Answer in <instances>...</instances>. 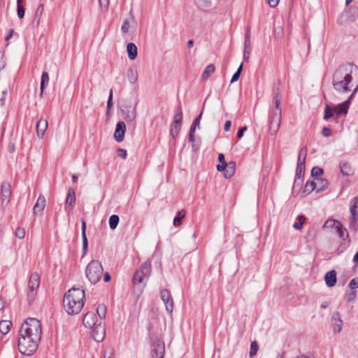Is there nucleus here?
Returning a JSON list of instances; mask_svg holds the SVG:
<instances>
[{"instance_id":"f257e3e1","label":"nucleus","mask_w":358,"mask_h":358,"mask_svg":"<svg viewBox=\"0 0 358 358\" xmlns=\"http://www.w3.org/2000/svg\"><path fill=\"white\" fill-rule=\"evenodd\" d=\"M352 74L358 76V66L352 62L341 64L334 71L332 76L334 89L346 93L350 91V84L352 81Z\"/></svg>"},{"instance_id":"f03ea898","label":"nucleus","mask_w":358,"mask_h":358,"mask_svg":"<svg viewBox=\"0 0 358 358\" xmlns=\"http://www.w3.org/2000/svg\"><path fill=\"white\" fill-rule=\"evenodd\" d=\"M282 90L283 86L281 81L279 79L275 80L272 89V100L274 108L270 112L268 116L269 132L271 135L276 134L280 126L282 117L280 105Z\"/></svg>"},{"instance_id":"7ed1b4c3","label":"nucleus","mask_w":358,"mask_h":358,"mask_svg":"<svg viewBox=\"0 0 358 358\" xmlns=\"http://www.w3.org/2000/svg\"><path fill=\"white\" fill-rule=\"evenodd\" d=\"M85 299L84 289L73 287L64 294V308L69 315L78 314L83 308Z\"/></svg>"},{"instance_id":"20e7f679","label":"nucleus","mask_w":358,"mask_h":358,"mask_svg":"<svg viewBox=\"0 0 358 358\" xmlns=\"http://www.w3.org/2000/svg\"><path fill=\"white\" fill-rule=\"evenodd\" d=\"M41 324L36 318H28L21 325L19 330V336L26 335L27 336L41 338Z\"/></svg>"},{"instance_id":"39448f33","label":"nucleus","mask_w":358,"mask_h":358,"mask_svg":"<svg viewBox=\"0 0 358 358\" xmlns=\"http://www.w3.org/2000/svg\"><path fill=\"white\" fill-rule=\"evenodd\" d=\"M41 338L27 336L26 335L19 336L18 350L20 353L24 355L30 356L33 355L38 349V342Z\"/></svg>"},{"instance_id":"423d86ee","label":"nucleus","mask_w":358,"mask_h":358,"mask_svg":"<svg viewBox=\"0 0 358 358\" xmlns=\"http://www.w3.org/2000/svg\"><path fill=\"white\" fill-rule=\"evenodd\" d=\"M151 273V264L149 262H145L142 264L141 267L136 271L132 278V282L134 285V289L136 292V289H138V294L142 292V288L143 280L145 277L149 276Z\"/></svg>"},{"instance_id":"0eeeda50","label":"nucleus","mask_w":358,"mask_h":358,"mask_svg":"<svg viewBox=\"0 0 358 358\" xmlns=\"http://www.w3.org/2000/svg\"><path fill=\"white\" fill-rule=\"evenodd\" d=\"M103 272L101 263L98 260H92L85 269L86 277L92 284L97 283Z\"/></svg>"},{"instance_id":"6e6552de","label":"nucleus","mask_w":358,"mask_h":358,"mask_svg":"<svg viewBox=\"0 0 358 358\" xmlns=\"http://www.w3.org/2000/svg\"><path fill=\"white\" fill-rule=\"evenodd\" d=\"M138 101H131L130 99H125L121 106V112L124 119L127 122H134L136 117V106Z\"/></svg>"},{"instance_id":"1a4fd4ad","label":"nucleus","mask_w":358,"mask_h":358,"mask_svg":"<svg viewBox=\"0 0 358 358\" xmlns=\"http://www.w3.org/2000/svg\"><path fill=\"white\" fill-rule=\"evenodd\" d=\"M40 283L41 277L39 274L37 272L32 273L29 276L28 282L27 299L29 303L34 301Z\"/></svg>"},{"instance_id":"9d476101","label":"nucleus","mask_w":358,"mask_h":358,"mask_svg":"<svg viewBox=\"0 0 358 358\" xmlns=\"http://www.w3.org/2000/svg\"><path fill=\"white\" fill-rule=\"evenodd\" d=\"M336 232L338 233L340 238L343 239L344 241L343 243H341L338 248V254L343 252L349 245L350 243V239L349 238V234L347 229L343 227L342 223H338V227L336 228Z\"/></svg>"},{"instance_id":"9b49d317","label":"nucleus","mask_w":358,"mask_h":358,"mask_svg":"<svg viewBox=\"0 0 358 358\" xmlns=\"http://www.w3.org/2000/svg\"><path fill=\"white\" fill-rule=\"evenodd\" d=\"M11 185L10 182L4 181L1 185V193L0 199L1 201V206L3 207L7 206L10 202L11 196Z\"/></svg>"},{"instance_id":"f8f14e48","label":"nucleus","mask_w":358,"mask_h":358,"mask_svg":"<svg viewBox=\"0 0 358 358\" xmlns=\"http://www.w3.org/2000/svg\"><path fill=\"white\" fill-rule=\"evenodd\" d=\"M152 350V358H164L165 346L163 341L156 339L153 341Z\"/></svg>"},{"instance_id":"ddd939ff","label":"nucleus","mask_w":358,"mask_h":358,"mask_svg":"<svg viewBox=\"0 0 358 358\" xmlns=\"http://www.w3.org/2000/svg\"><path fill=\"white\" fill-rule=\"evenodd\" d=\"M76 199L75 189L72 187H70L68 189V194L65 201L64 208L66 211L69 213L73 210L76 204Z\"/></svg>"},{"instance_id":"4468645a","label":"nucleus","mask_w":358,"mask_h":358,"mask_svg":"<svg viewBox=\"0 0 358 358\" xmlns=\"http://www.w3.org/2000/svg\"><path fill=\"white\" fill-rule=\"evenodd\" d=\"M126 125L124 122L120 121L117 123L114 132V138L117 142H122L124 138Z\"/></svg>"},{"instance_id":"2eb2a0df","label":"nucleus","mask_w":358,"mask_h":358,"mask_svg":"<svg viewBox=\"0 0 358 358\" xmlns=\"http://www.w3.org/2000/svg\"><path fill=\"white\" fill-rule=\"evenodd\" d=\"M97 321L96 315L93 312H87L83 318V324L87 328H92Z\"/></svg>"},{"instance_id":"dca6fc26","label":"nucleus","mask_w":358,"mask_h":358,"mask_svg":"<svg viewBox=\"0 0 358 358\" xmlns=\"http://www.w3.org/2000/svg\"><path fill=\"white\" fill-rule=\"evenodd\" d=\"M48 121L45 119L41 118L36 123V129L37 136L39 138H43L47 129H48Z\"/></svg>"},{"instance_id":"f3484780","label":"nucleus","mask_w":358,"mask_h":358,"mask_svg":"<svg viewBox=\"0 0 358 358\" xmlns=\"http://www.w3.org/2000/svg\"><path fill=\"white\" fill-rule=\"evenodd\" d=\"M104 334H105V328L101 325V323L95 326L93 332L92 336L96 342H101L103 340L104 338Z\"/></svg>"},{"instance_id":"a211bd4d","label":"nucleus","mask_w":358,"mask_h":358,"mask_svg":"<svg viewBox=\"0 0 358 358\" xmlns=\"http://www.w3.org/2000/svg\"><path fill=\"white\" fill-rule=\"evenodd\" d=\"M81 223H82V241H83V255L84 256L88 248V241L86 236V228H87V224L85 218L81 219Z\"/></svg>"},{"instance_id":"6ab92c4d","label":"nucleus","mask_w":358,"mask_h":358,"mask_svg":"<svg viewBox=\"0 0 358 358\" xmlns=\"http://www.w3.org/2000/svg\"><path fill=\"white\" fill-rule=\"evenodd\" d=\"M324 280L327 287H334L336 285L337 280L336 271L335 270H331L328 271L324 275Z\"/></svg>"},{"instance_id":"aec40b11","label":"nucleus","mask_w":358,"mask_h":358,"mask_svg":"<svg viewBox=\"0 0 358 358\" xmlns=\"http://www.w3.org/2000/svg\"><path fill=\"white\" fill-rule=\"evenodd\" d=\"M45 206V198L40 194L33 208L34 214L41 213Z\"/></svg>"},{"instance_id":"412c9836","label":"nucleus","mask_w":358,"mask_h":358,"mask_svg":"<svg viewBox=\"0 0 358 358\" xmlns=\"http://www.w3.org/2000/svg\"><path fill=\"white\" fill-rule=\"evenodd\" d=\"M331 320L335 321V323L332 324L334 332H341L343 326V321L340 318V313L338 312H335L332 315Z\"/></svg>"},{"instance_id":"4be33fe9","label":"nucleus","mask_w":358,"mask_h":358,"mask_svg":"<svg viewBox=\"0 0 358 358\" xmlns=\"http://www.w3.org/2000/svg\"><path fill=\"white\" fill-rule=\"evenodd\" d=\"M341 173L343 176H350L354 174V171L349 163L345 161H341L339 163Z\"/></svg>"},{"instance_id":"5701e85b","label":"nucleus","mask_w":358,"mask_h":358,"mask_svg":"<svg viewBox=\"0 0 358 358\" xmlns=\"http://www.w3.org/2000/svg\"><path fill=\"white\" fill-rule=\"evenodd\" d=\"M350 107V100H346L344 102L338 104L336 107H334L336 110V114L339 115H346L348 111V108Z\"/></svg>"},{"instance_id":"b1692460","label":"nucleus","mask_w":358,"mask_h":358,"mask_svg":"<svg viewBox=\"0 0 358 358\" xmlns=\"http://www.w3.org/2000/svg\"><path fill=\"white\" fill-rule=\"evenodd\" d=\"M183 119L182 109L180 104H178L174 110V116L173 123L182 124Z\"/></svg>"},{"instance_id":"393cba45","label":"nucleus","mask_w":358,"mask_h":358,"mask_svg":"<svg viewBox=\"0 0 358 358\" xmlns=\"http://www.w3.org/2000/svg\"><path fill=\"white\" fill-rule=\"evenodd\" d=\"M127 52L129 59L134 60L137 57L138 48L134 43H129L127 45Z\"/></svg>"},{"instance_id":"a878e982","label":"nucleus","mask_w":358,"mask_h":358,"mask_svg":"<svg viewBox=\"0 0 358 358\" xmlns=\"http://www.w3.org/2000/svg\"><path fill=\"white\" fill-rule=\"evenodd\" d=\"M316 188L317 185L316 182L315 180L307 181L302 190V197H304L308 194H310L313 191L316 190Z\"/></svg>"},{"instance_id":"bb28decb","label":"nucleus","mask_w":358,"mask_h":358,"mask_svg":"<svg viewBox=\"0 0 358 358\" xmlns=\"http://www.w3.org/2000/svg\"><path fill=\"white\" fill-rule=\"evenodd\" d=\"M236 170V163L233 161H231L226 164V169L224 173V177L226 178H230L232 176H234Z\"/></svg>"},{"instance_id":"cd10ccee","label":"nucleus","mask_w":358,"mask_h":358,"mask_svg":"<svg viewBox=\"0 0 358 358\" xmlns=\"http://www.w3.org/2000/svg\"><path fill=\"white\" fill-rule=\"evenodd\" d=\"M315 182H316V185H317V188H316L317 192H321L327 189L328 185H329V182L327 179L320 178H317Z\"/></svg>"},{"instance_id":"c85d7f7f","label":"nucleus","mask_w":358,"mask_h":358,"mask_svg":"<svg viewBox=\"0 0 358 358\" xmlns=\"http://www.w3.org/2000/svg\"><path fill=\"white\" fill-rule=\"evenodd\" d=\"M49 83V74L46 71H43L41 75V84H40V90L41 94L40 96H42L43 92Z\"/></svg>"},{"instance_id":"c756f323","label":"nucleus","mask_w":358,"mask_h":358,"mask_svg":"<svg viewBox=\"0 0 358 358\" xmlns=\"http://www.w3.org/2000/svg\"><path fill=\"white\" fill-rule=\"evenodd\" d=\"M127 76L131 84L136 83L138 80V72L136 69L135 67H130L127 71Z\"/></svg>"},{"instance_id":"7c9ffc66","label":"nucleus","mask_w":358,"mask_h":358,"mask_svg":"<svg viewBox=\"0 0 358 358\" xmlns=\"http://www.w3.org/2000/svg\"><path fill=\"white\" fill-rule=\"evenodd\" d=\"M357 203H358V197L355 196L350 201V213L351 217H358V213L357 211Z\"/></svg>"},{"instance_id":"2f4dec72","label":"nucleus","mask_w":358,"mask_h":358,"mask_svg":"<svg viewBox=\"0 0 358 358\" xmlns=\"http://www.w3.org/2000/svg\"><path fill=\"white\" fill-rule=\"evenodd\" d=\"M12 326V322L9 320H2L0 322V332L6 335L8 334Z\"/></svg>"},{"instance_id":"473e14b6","label":"nucleus","mask_w":358,"mask_h":358,"mask_svg":"<svg viewBox=\"0 0 358 358\" xmlns=\"http://www.w3.org/2000/svg\"><path fill=\"white\" fill-rule=\"evenodd\" d=\"M305 163L303 162H297L296 169V176L297 178H303L305 174Z\"/></svg>"},{"instance_id":"72a5a7b5","label":"nucleus","mask_w":358,"mask_h":358,"mask_svg":"<svg viewBox=\"0 0 358 358\" xmlns=\"http://www.w3.org/2000/svg\"><path fill=\"white\" fill-rule=\"evenodd\" d=\"M215 70V67L214 66V64H208L205 70L203 71L202 75H201V78L202 80H205L206 79H208L210 75L214 73Z\"/></svg>"},{"instance_id":"f704fd0d","label":"nucleus","mask_w":358,"mask_h":358,"mask_svg":"<svg viewBox=\"0 0 358 358\" xmlns=\"http://www.w3.org/2000/svg\"><path fill=\"white\" fill-rule=\"evenodd\" d=\"M336 114V110L334 108L331 107L329 105H326L324 109V114L323 118L325 120H328Z\"/></svg>"},{"instance_id":"c9c22d12","label":"nucleus","mask_w":358,"mask_h":358,"mask_svg":"<svg viewBox=\"0 0 358 358\" xmlns=\"http://www.w3.org/2000/svg\"><path fill=\"white\" fill-rule=\"evenodd\" d=\"M357 298V292L355 290H346L345 293V300L350 303L355 301Z\"/></svg>"},{"instance_id":"e433bc0d","label":"nucleus","mask_w":358,"mask_h":358,"mask_svg":"<svg viewBox=\"0 0 358 358\" xmlns=\"http://www.w3.org/2000/svg\"><path fill=\"white\" fill-rule=\"evenodd\" d=\"M338 223L341 222L337 220L329 219L324 223L322 228H334L336 229V228L338 227Z\"/></svg>"},{"instance_id":"4c0bfd02","label":"nucleus","mask_w":358,"mask_h":358,"mask_svg":"<svg viewBox=\"0 0 358 358\" xmlns=\"http://www.w3.org/2000/svg\"><path fill=\"white\" fill-rule=\"evenodd\" d=\"M181 126H182V124H174V123L171 122V128H170V134L173 138H176L178 136V135L181 129Z\"/></svg>"},{"instance_id":"58836bf2","label":"nucleus","mask_w":358,"mask_h":358,"mask_svg":"<svg viewBox=\"0 0 358 358\" xmlns=\"http://www.w3.org/2000/svg\"><path fill=\"white\" fill-rule=\"evenodd\" d=\"M120 221V217L117 215H112L109 217V227L110 229L114 230L117 228Z\"/></svg>"},{"instance_id":"ea45409f","label":"nucleus","mask_w":358,"mask_h":358,"mask_svg":"<svg viewBox=\"0 0 358 358\" xmlns=\"http://www.w3.org/2000/svg\"><path fill=\"white\" fill-rule=\"evenodd\" d=\"M306 218L303 215H300L297 217V221L293 224V227L295 229H301Z\"/></svg>"},{"instance_id":"a19ab883","label":"nucleus","mask_w":358,"mask_h":358,"mask_svg":"<svg viewBox=\"0 0 358 358\" xmlns=\"http://www.w3.org/2000/svg\"><path fill=\"white\" fill-rule=\"evenodd\" d=\"M185 210H181L178 212L177 215L173 219V225L179 226L182 223V218L185 216Z\"/></svg>"},{"instance_id":"79ce46f5","label":"nucleus","mask_w":358,"mask_h":358,"mask_svg":"<svg viewBox=\"0 0 358 358\" xmlns=\"http://www.w3.org/2000/svg\"><path fill=\"white\" fill-rule=\"evenodd\" d=\"M323 174V169L319 166H314L311 170V176L312 177L315 178V180H316L317 178H320V176H322Z\"/></svg>"},{"instance_id":"37998d69","label":"nucleus","mask_w":358,"mask_h":358,"mask_svg":"<svg viewBox=\"0 0 358 358\" xmlns=\"http://www.w3.org/2000/svg\"><path fill=\"white\" fill-rule=\"evenodd\" d=\"M96 313L101 319H104L106 315V307L103 304L98 305L96 308Z\"/></svg>"},{"instance_id":"c03bdc74","label":"nucleus","mask_w":358,"mask_h":358,"mask_svg":"<svg viewBox=\"0 0 358 358\" xmlns=\"http://www.w3.org/2000/svg\"><path fill=\"white\" fill-rule=\"evenodd\" d=\"M259 349V345L257 343V341H252L250 344V349L249 352V356L250 357H253L257 355V352Z\"/></svg>"},{"instance_id":"a18cd8bd","label":"nucleus","mask_w":358,"mask_h":358,"mask_svg":"<svg viewBox=\"0 0 358 358\" xmlns=\"http://www.w3.org/2000/svg\"><path fill=\"white\" fill-rule=\"evenodd\" d=\"M306 156H307V149H306V147H303V148H301V150L299 151L297 162H300V160H301V162L306 163Z\"/></svg>"},{"instance_id":"49530a36","label":"nucleus","mask_w":358,"mask_h":358,"mask_svg":"<svg viewBox=\"0 0 358 358\" xmlns=\"http://www.w3.org/2000/svg\"><path fill=\"white\" fill-rule=\"evenodd\" d=\"M160 296L162 301L171 300L173 299L170 291L167 289H163L160 291Z\"/></svg>"},{"instance_id":"de8ad7c7","label":"nucleus","mask_w":358,"mask_h":358,"mask_svg":"<svg viewBox=\"0 0 358 358\" xmlns=\"http://www.w3.org/2000/svg\"><path fill=\"white\" fill-rule=\"evenodd\" d=\"M163 302L165 304L166 311L169 312V313H171L173 312L174 307L173 299H171V300H164L163 301Z\"/></svg>"},{"instance_id":"09e8293b","label":"nucleus","mask_w":358,"mask_h":358,"mask_svg":"<svg viewBox=\"0 0 358 358\" xmlns=\"http://www.w3.org/2000/svg\"><path fill=\"white\" fill-rule=\"evenodd\" d=\"M196 127H194V125L192 124L189 130L188 139L191 143H194L195 141L194 133L196 131Z\"/></svg>"},{"instance_id":"8fccbe9b","label":"nucleus","mask_w":358,"mask_h":358,"mask_svg":"<svg viewBox=\"0 0 358 358\" xmlns=\"http://www.w3.org/2000/svg\"><path fill=\"white\" fill-rule=\"evenodd\" d=\"M15 236L20 239L24 238L25 236V229L22 227H17L15 230Z\"/></svg>"},{"instance_id":"3c124183","label":"nucleus","mask_w":358,"mask_h":358,"mask_svg":"<svg viewBox=\"0 0 358 358\" xmlns=\"http://www.w3.org/2000/svg\"><path fill=\"white\" fill-rule=\"evenodd\" d=\"M17 13L19 18L22 19L25 15V8L23 5L17 4Z\"/></svg>"},{"instance_id":"603ef678","label":"nucleus","mask_w":358,"mask_h":358,"mask_svg":"<svg viewBox=\"0 0 358 358\" xmlns=\"http://www.w3.org/2000/svg\"><path fill=\"white\" fill-rule=\"evenodd\" d=\"M303 181V178H297L296 176H295L294 184H293V189H295L298 187L299 189H301Z\"/></svg>"},{"instance_id":"864d4df0","label":"nucleus","mask_w":358,"mask_h":358,"mask_svg":"<svg viewBox=\"0 0 358 358\" xmlns=\"http://www.w3.org/2000/svg\"><path fill=\"white\" fill-rule=\"evenodd\" d=\"M348 287L350 288V289L353 290L358 288V277L352 279L348 285Z\"/></svg>"},{"instance_id":"5fc2aeb1","label":"nucleus","mask_w":358,"mask_h":358,"mask_svg":"<svg viewBox=\"0 0 358 358\" xmlns=\"http://www.w3.org/2000/svg\"><path fill=\"white\" fill-rule=\"evenodd\" d=\"M113 106V90L111 89L110 90L108 99L107 101V110L108 111L109 109Z\"/></svg>"},{"instance_id":"6e6d98bb","label":"nucleus","mask_w":358,"mask_h":358,"mask_svg":"<svg viewBox=\"0 0 358 358\" xmlns=\"http://www.w3.org/2000/svg\"><path fill=\"white\" fill-rule=\"evenodd\" d=\"M357 219H358V217H351L350 224H349V227L350 229H355V230L357 229Z\"/></svg>"},{"instance_id":"4d7b16f0","label":"nucleus","mask_w":358,"mask_h":358,"mask_svg":"<svg viewBox=\"0 0 358 358\" xmlns=\"http://www.w3.org/2000/svg\"><path fill=\"white\" fill-rule=\"evenodd\" d=\"M129 28V22L127 20H126L124 21V22L122 25L121 30L124 34H125V33L128 32Z\"/></svg>"},{"instance_id":"13d9d810","label":"nucleus","mask_w":358,"mask_h":358,"mask_svg":"<svg viewBox=\"0 0 358 358\" xmlns=\"http://www.w3.org/2000/svg\"><path fill=\"white\" fill-rule=\"evenodd\" d=\"M43 10H44V6L43 4H39L36 10V13H35V16L36 17H41V15H42V13L43 12Z\"/></svg>"},{"instance_id":"bf43d9fd","label":"nucleus","mask_w":358,"mask_h":358,"mask_svg":"<svg viewBox=\"0 0 358 358\" xmlns=\"http://www.w3.org/2000/svg\"><path fill=\"white\" fill-rule=\"evenodd\" d=\"M117 153H118V156L122 159H126L127 156V152L126 150L123 149V148H118L117 150Z\"/></svg>"},{"instance_id":"052dcab7","label":"nucleus","mask_w":358,"mask_h":358,"mask_svg":"<svg viewBox=\"0 0 358 358\" xmlns=\"http://www.w3.org/2000/svg\"><path fill=\"white\" fill-rule=\"evenodd\" d=\"M322 134L324 137H329L331 135V129L324 127L322 130Z\"/></svg>"},{"instance_id":"680f3d73","label":"nucleus","mask_w":358,"mask_h":358,"mask_svg":"<svg viewBox=\"0 0 358 358\" xmlns=\"http://www.w3.org/2000/svg\"><path fill=\"white\" fill-rule=\"evenodd\" d=\"M202 114H203V112L201 111V113L194 120L193 122H192V125H194V127H199V124H200V121H201V117H202Z\"/></svg>"},{"instance_id":"e2e57ef3","label":"nucleus","mask_w":358,"mask_h":358,"mask_svg":"<svg viewBox=\"0 0 358 358\" xmlns=\"http://www.w3.org/2000/svg\"><path fill=\"white\" fill-rule=\"evenodd\" d=\"M247 129H248V128L245 126L239 128V129H238V131L237 132V137L238 138H241L243 137V134H244V132L245 131H247Z\"/></svg>"},{"instance_id":"0e129e2a","label":"nucleus","mask_w":358,"mask_h":358,"mask_svg":"<svg viewBox=\"0 0 358 358\" xmlns=\"http://www.w3.org/2000/svg\"><path fill=\"white\" fill-rule=\"evenodd\" d=\"M41 17L34 15V17L31 22V26L33 27H38L40 24Z\"/></svg>"},{"instance_id":"69168bd1","label":"nucleus","mask_w":358,"mask_h":358,"mask_svg":"<svg viewBox=\"0 0 358 358\" xmlns=\"http://www.w3.org/2000/svg\"><path fill=\"white\" fill-rule=\"evenodd\" d=\"M268 5L271 8H275L278 6L280 0H266Z\"/></svg>"},{"instance_id":"338daca9","label":"nucleus","mask_w":358,"mask_h":358,"mask_svg":"<svg viewBox=\"0 0 358 358\" xmlns=\"http://www.w3.org/2000/svg\"><path fill=\"white\" fill-rule=\"evenodd\" d=\"M226 164L227 163L217 164L216 166L217 170L218 171L224 172V171H225V169H226Z\"/></svg>"},{"instance_id":"774afa93","label":"nucleus","mask_w":358,"mask_h":358,"mask_svg":"<svg viewBox=\"0 0 358 358\" xmlns=\"http://www.w3.org/2000/svg\"><path fill=\"white\" fill-rule=\"evenodd\" d=\"M315 234H316V231L313 228L310 229L308 231V232H307V236L308 237H313V238H314Z\"/></svg>"}]
</instances>
